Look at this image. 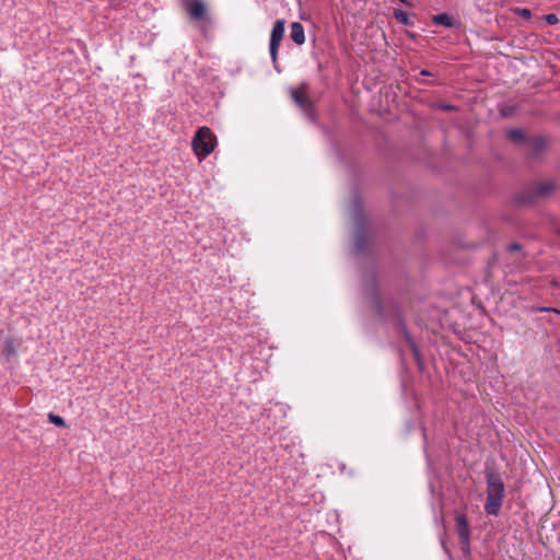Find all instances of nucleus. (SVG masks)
I'll return each instance as SVG.
<instances>
[{
  "label": "nucleus",
  "instance_id": "obj_1",
  "mask_svg": "<svg viewBox=\"0 0 560 560\" xmlns=\"http://www.w3.org/2000/svg\"><path fill=\"white\" fill-rule=\"evenodd\" d=\"M362 292L366 302L374 310L376 316L385 322L397 323L405 330V324L396 300L383 292L373 273L365 277Z\"/></svg>",
  "mask_w": 560,
  "mask_h": 560
},
{
  "label": "nucleus",
  "instance_id": "obj_2",
  "mask_svg": "<svg viewBox=\"0 0 560 560\" xmlns=\"http://www.w3.org/2000/svg\"><path fill=\"white\" fill-rule=\"evenodd\" d=\"M215 141L217 138L211 129L208 127H201L192 138V150L199 159H205L213 152Z\"/></svg>",
  "mask_w": 560,
  "mask_h": 560
},
{
  "label": "nucleus",
  "instance_id": "obj_3",
  "mask_svg": "<svg viewBox=\"0 0 560 560\" xmlns=\"http://www.w3.org/2000/svg\"><path fill=\"white\" fill-rule=\"evenodd\" d=\"M553 190L555 184L551 180L537 183L520 196V201L524 203H529L538 198L547 197Z\"/></svg>",
  "mask_w": 560,
  "mask_h": 560
},
{
  "label": "nucleus",
  "instance_id": "obj_4",
  "mask_svg": "<svg viewBox=\"0 0 560 560\" xmlns=\"http://www.w3.org/2000/svg\"><path fill=\"white\" fill-rule=\"evenodd\" d=\"M456 529L459 538L460 550L465 556L470 553V530L465 514H457L455 517Z\"/></svg>",
  "mask_w": 560,
  "mask_h": 560
},
{
  "label": "nucleus",
  "instance_id": "obj_5",
  "mask_svg": "<svg viewBox=\"0 0 560 560\" xmlns=\"http://www.w3.org/2000/svg\"><path fill=\"white\" fill-rule=\"evenodd\" d=\"M284 20H277L271 30L269 52L273 62L277 60L278 49L284 35Z\"/></svg>",
  "mask_w": 560,
  "mask_h": 560
},
{
  "label": "nucleus",
  "instance_id": "obj_6",
  "mask_svg": "<svg viewBox=\"0 0 560 560\" xmlns=\"http://www.w3.org/2000/svg\"><path fill=\"white\" fill-rule=\"evenodd\" d=\"M353 220H354V224H355V235H354L355 249H357V252H362L365 246V237L361 231L363 220H362L360 205L357 201V199H354V205H353Z\"/></svg>",
  "mask_w": 560,
  "mask_h": 560
},
{
  "label": "nucleus",
  "instance_id": "obj_7",
  "mask_svg": "<svg viewBox=\"0 0 560 560\" xmlns=\"http://www.w3.org/2000/svg\"><path fill=\"white\" fill-rule=\"evenodd\" d=\"M487 495L504 498V485L500 476L490 474L487 477Z\"/></svg>",
  "mask_w": 560,
  "mask_h": 560
},
{
  "label": "nucleus",
  "instance_id": "obj_8",
  "mask_svg": "<svg viewBox=\"0 0 560 560\" xmlns=\"http://www.w3.org/2000/svg\"><path fill=\"white\" fill-rule=\"evenodd\" d=\"M184 8L192 20H202L206 15V5L200 0H185Z\"/></svg>",
  "mask_w": 560,
  "mask_h": 560
},
{
  "label": "nucleus",
  "instance_id": "obj_9",
  "mask_svg": "<svg viewBox=\"0 0 560 560\" xmlns=\"http://www.w3.org/2000/svg\"><path fill=\"white\" fill-rule=\"evenodd\" d=\"M290 38L296 45H303L305 43L304 27L299 22H293L290 26Z\"/></svg>",
  "mask_w": 560,
  "mask_h": 560
},
{
  "label": "nucleus",
  "instance_id": "obj_10",
  "mask_svg": "<svg viewBox=\"0 0 560 560\" xmlns=\"http://www.w3.org/2000/svg\"><path fill=\"white\" fill-rule=\"evenodd\" d=\"M502 498L487 495V502L485 504V511L489 515H497L502 505Z\"/></svg>",
  "mask_w": 560,
  "mask_h": 560
},
{
  "label": "nucleus",
  "instance_id": "obj_11",
  "mask_svg": "<svg viewBox=\"0 0 560 560\" xmlns=\"http://www.w3.org/2000/svg\"><path fill=\"white\" fill-rule=\"evenodd\" d=\"M432 22L436 25L445 27H452L454 25V19L447 13L436 14L432 18Z\"/></svg>",
  "mask_w": 560,
  "mask_h": 560
},
{
  "label": "nucleus",
  "instance_id": "obj_12",
  "mask_svg": "<svg viewBox=\"0 0 560 560\" xmlns=\"http://www.w3.org/2000/svg\"><path fill=\"white\" fill-rule=\"evenodd\" d=\"M292 97L295 101V103L301 107H305L308 105V98L302 92H299L296 90L292 91Z\"/></svg>",
  "mask_w": 560,
  "mask_h": 560
},
{
  "label": "nucleus",
  "instance_id": "obj_13",
  "mask_svg": "<svg viewBox=\"0 0 560 560\" xmlns=\"http://www.w3.org/2000/svg\"><path fill=\"white\" fill-rule=\"evenodd\" d=\"M394 16H395V19L398 22H400L404 25H409L410 24L409 16H408L407 12H405L401 9H395L394 10Z\"/></svg>",
  "mask_w": 560,
  "mask_h": 560
},
{
  "label": "nucleus",
  "instance_id": "obj_14",
  "mask_svg": "<svg viewBox=\"0 0 560 560\" xmlns=\"http://www.w3.org/2000/svg\"><path fill=\"white\" fill-rule=\"evenodd\" d=\"M48 420L50 423L57 425V427H60V428H65L66 427V421L62 417L58 416V415H55L52 412L48 413Z\"/></svg>",
  "mask_w": 560,
  "mask_h": 560
},
{
  "label": "nucleus",
  "instance_id": "obj_15",
  "mask_svg": "<svg viewBox=\"0 0 560 560\" xmlns=\"http://www.w3.org/2000/svg\"><path fill=\"white\" fill-rule=\"evenodd\" d=\"M15 348H14V343H13V340L10 339V338H7L5 341H4V348H3V353L7 355V357H11V355H14L15 354Z\"/></svg>",
  "mask_w": 560,
  "mask_h": 560
},
{
  "label": "nucleus",
  "instance_id": "obj_16",
  "mask_svg": "<svg viewBox=\"0 0 560 560\" xmlns=\"http://www.w3.org/2000/svg\"><path fill=\"white\" fill-rule=\"evenodd\" d=\"M506 136L510 140L514 142H518L524 138L523 132L520 129H511L506 132Z\"/></svg>",
  "mask_w": 560,
  "mask_h": 560
},
{
  "label": "nucleus",
  "instance_id": "obj_17",
  "mask_svg": "<svg viewBox=\"0 0 560 560\" xmlns=\"http://www.w3.org/2000/svg\"><path fill=\"white\" fill-rule=\"evenodd\" d=\"M545 20H546V22H547L549 25H555V24H557V23L559 22L558 16H557L556 14H552V13H551V14H547V15L545 16Z\"/></svg>",
  "mask_w": 560,
  "mask_h": 560
},
{
  "label": "nucleus",
  "instance_id": "obj_18",
  "mask_svg": "<svg viewBox=\"0 0 560 560\" xmlns=\"http://www.w3.org/2000/svg\"><path fill=\"white\" fill-rule=\"evenodd\" d=\"M517 13L525 19H529L532 16L529 9H517Z\"/></svg>",
  "mask_w": 560,
  "mask_h": 560
},
{
  "label": "nucleus",
  "instance_id": "obj_19",
  "mask_svg": "<svg viewBox=\"0 0 560 560\" xmlns=\"http://www.w3.org/2000/svg\"><path fill=\"white\" fill-rule=\"evenodd\" d=\"M439 108L443 109V110H455L456 107L454 105H451V104H439L438 105Z\"/></svg>",
  "mask_w": 560,
  "mask_h": 560
},
{
  "label": "nucleus",
  "instance_id": "obj_20",
  "mask_svg": "<svg viewBox=\"0 0 560 560\" xmlns=\"http://www.w3.org/2000/svg\"><path fill=\"white\" fill-rule=\"evenodd\" d=\"M539 312H555V313H560L559 310L557 308H553V307H539L538 308Z\"/></svg>",
  "mask_w": 560,
  "mask_h": 560
},
{
  "label": "nucleus",
  "instance_id": "obj_21",
  "mask_svg": "<svg viewBox=\"0 0 560 560\" xmlns=\"http://www.w3.org/2000/svg\"><path fill=\"white\" fill-rule=\"evenodd\" d=\"M520 249H521V245L517 243H513V244L509 245V250H511V252L520 250Z\"/></svg>",
  "mask_w": 560,
  "mask_h": 560
},
{
  "label": "nucleus",
  "instance_id": "obj_22",
  "mask_svg": "<svg viewBox=\"0 0 560 560\" xmlns=\"http://www.w3.org/2000/svg\"><path fill=\"white\" fill-rule=\"evenodd\" d=\"M411 346H412L413 354H415V357L418 359V358H419L418 349L416 348V346H415V345H411Z\"/></svg>",
  "mask_w": 560,
  "mask_h": 560
},
{
  "label": "nucleus",
  "instance_id": "obj_23",
  "mask_svg": "<svg viewBox=\"0 0 560 560\" xmlns=\"http://www.w3.org/2000/svg\"><path fill=\"white\" fill-rule=\"evenodd\" d=\"M420 73H421L422 75H429V74H430V72H429L428 70H422Z\"/></svg>",
  "mask_w": 560,
  "mask_h": 560
},
{
  "label": "nucleus",
  "instance_id": "obj_24",
  "mask_svg": "<svg viewBox=\"0 0 560 560\" xmlns=\"http://www.w3.org/2000/svg\"><path fill=\"white\" fill-rule=\"evenodd\" d=\"M401 2H406L405 0H400Z\"/></svg>",
  "mask_w": 560,
  "mask_h": 560
}]
</instances>
